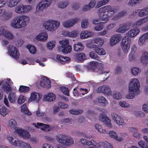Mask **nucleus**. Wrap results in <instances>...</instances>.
<instances>
[{
	"mask_svg": "<svg viewBox=\"0 0 148 148\" xmlns=\"http://www.w3.org/2000/svg\"><path fill=\"white\" fill-rule=\"evenodd\" d=\"M118 6L112 7L107 5L99 8L97 11V13L99 18L93 20L92 23L94 24L99 23V21L101 23H105L109 20L110 18L113 16L119 10Z\"/></svg>",
	"mask_w": 148,
	"mask_h": 148,
	"instance_id": "obj_1",
	"label": "nucleus"
},
{
	"mask_svg": "<svg viewBox=\"0 0 148 148\" xmlns=\"http://www.w3.org/2000/svg\"><path fill=\"white\" fill-rule=\"evenodd\" d=\"M30 21V17L27 15L19 16L12 21L10 25L14 28L20 29L25 27Z\"/></svg>",
	"mask_w": 148,
	"mask_h": 148,
	"instance_id": "obj_2",
	"label": "nucleus"
},
{
	"mask_svg": "<svg viewBox=\"0 0 148 148\" xmlns=\"http://www.w3.org/2000/svg\"><path fill=\"white\" fill-rule=\"evenodd\" d=\"M60 21L52 19L46 20L43 24V26L45 29L52 33L55 32L60 27Z\"/></svg>",
	"mask_w": 148,
	"mask_h": 148,
	"instance_id": "obj_3",
	"label": "nucleus"
},
{
	"mask_svg": "<svg viewBox=\"0 0 148 148\" xmlns=\"http://www.w3.org/2000/svg\"><path fill=\"white\" fill-rule=\"evenodd\" d=\"M56 138L58 142L64 145H70L74 143L72 138L65 134H58L56 136Z\"/></svg>",
	"mask_w": 148,
	"mask_h": 148,
	"instance_id": "obj_4",
	"label": "nucleus"
},
{
	"mask_svg": "<svg viewBox=\"0 0 148 148\" xmlns=\"http://www.w3.org/2000/svg\"><path fill=\"white\" fill-rule=\"evenodd\" d=\"M52 2V0H42L36 5L35 12L39 13L42 12L43 10L50 6Z\"/></svg>",
	"mask_w": 148,
	"mask_h": 148,
	"instance_id": "obj_5",
	"label": "nucleus"
},
{
	"mask_svg": "<svg viewBox=\"0 0 148 148\" xmlns=\"http://www.w3.org/2000/svg\"><path fill=\"white\" fill-rule=\"evenodd\" d=\"M140 85V83L137 79L134 78L131 79L129 84L128 91L139 93Z\"/></svg>",
	"mask_w": 148,
	"mask_h": 148,
	"instance_id": "obj_6",
	"label": "nucleus"
},
{
	"mask_svg": "<svg viewBox=\"0 0 148 148\" xmlns=\"http://www.w3.org/2000/svg\"><path fill=\"white\" fill-rule=\"evenodd\" d=\"M61 46L58 47V50L63 53H70L72 50L71 47L69 45V40L67 39L62 40L60 41Z\"/></svg>",
	"mask_w": 148,
	"mask_h": 148,
	"instance_id": "obj_7",
	"label": "nucleus"
},
{
	"mask_svg": "<svg viewBox=\"0 0 148 148\" xmlns=\"http://www.w3.org/2000/svg\"><path fill=\"white\" fill-rule=\"evenodd\" d=\"M103 39L100 37L95 38L92 39L90 42H88L86 44L87 47L90 48H94L97 47H101L104 43Z\"/></svg>",
	"mask_w": 148,
	"mask_h": 148,
	"instance_id": "obj_8",
	"label": "nucleus"
},
{
	"mask_svg": "<svg viewBox=\"0 0 148 148\" xmlns=\"http://www.w3.org/2000/svg\"><path fill=\"white\" fill-rule=\"evenodd\" d=\"M90 67L92 70H95L97 68L99 69L98 73L104 74L106 75L109 73V71H106L103 69L104 65L101 63H99L97 61H92L90 62Z\"/></svg>",
	"mask_w": 148,
	"mask_h": 148,
	"instance_id": "obj_9",
	"label": "nucleus"
},
{
	"mask_svg": "<svg viewBox=\"0 0 148 148\" xmlns=\"http://www.w3.org/2000/svg\"><path fill=\"white\" fill-rule=\"evenodd\" d=\"M131 41V39L126 36L123 38L121 43V46L122 50L124 53H127L128 52Z\"/></svg>",
	"mask_w": 148,
	"mask_h": 148,
	"instance_id": "obj_10",
	"label": "nucleus"
},
{
	"mask_svg": "<svg viewBox=\"0 0 148 148\" xmlns=\"http://www.w3.org/2000/svg\"><path fill=\"white\" fill-rule=\"evenodd\" d=\"M8 53L13 58L17 59L19 56V53L17 49L15 46L11 45L8 47Z\"/></svg>",
	"mask_w": 148,
	"mask_h": 148,
	"instance_id": "obj_11",
	"label": "nucleus"
},
{
	"mask_svg": "<svg viewBox=\"0 0 148 148\" xmlns=\"http://www.w3.org/2000/svg\"><path fill=\"white\" fill-rule=\"evenodd\" d=\"M0 36H3L8 40L12 39L13 37L12 34L8 30L5 25L0 26Z\"/></svg>",
	"mask_w": 148,
	"mask_h": 148,
	"instance_id": "obj_12",
	"label": "nucleus"
},
{
	"mask_svg": "<svg viewBox=\"0 0 148 148\" xmlns=\"http://www.w3.org/2000/svg\"><path fill=\"white\" fill-rule=\"evenodd\" d=\"M15 132L25 139H28L30 137V134L27 131L21 128H16Z\"/></svg>",
	"mask_w": 148,
	"mask_h": 148,
	"instance_id": "obj_13",
	"label": "nucleus"
},
{
	"mask_svg": "<svg viewBox=\"0 0 148 148\" xmlns=\"http://www.w3.org/2000/svg\"><path fill=\"white\" fill-rule=\"evenodd\" d=\"M7 139L12 145L15 147H21L23 142V141L17 138L14 139L10 135L7 136Z\"/></svg>",
	"mask_w": 148,
	"mask_h": 148,
	"instance_id": "obj_14",
	"label": "nucleus"
},
{
	"mask_svg": "<svg viewBox=\"0 0 148 148\" xmlns=\"http://www.w3.org/2000/svg\"><path fill=\"white\" fill-rule=\"evenodd\" d=\"M98 92L103 93L106 95H110L112 94V92L110 87L106 85H103L99 87L97 90Z\"/></svg>",
	"mask_w": 148,
	"mask_h": 148,
	"instance_id": "obj_15",
	"label": "nucleus"
},
{
	"mask_svg": "<svg viewBox=\"0 0 148 148\" xmlns=\"http://www.w3.org/2000/svg\"><path fill=\"white\" fill-rule=\"evenodd\" d=\"M79 20V18H75L63 21L62 23V24L64 27L69 28L72 27Z\"/></svg>",
	"mask_w": 148,
	"mask_h": 148,
	"instance_id": "obj_16",
	"label": "nucleus"
},
{
	"mask_svg": "<svg viewBox=\"0 0 148 148\" xmlns=\"http://www.w3.org/2000/svg\"><path fill=\"white\" fill-rule=\"evenodd\" d=\"M42 97L41 94L35 92H33L31 94L29 100L30 101L38 103L41 100Z\"/></svg>",
	"mask_w": 148,
	"mask_h": 148,
	"instance_id": "obj_17",
	"label": "nucleus"
},
{
	"mask_svg": "<svg viewBox=\"0 0 148 148\" xmlns=\"http://www.w3.org/2000/svg\"><path fill=\"white\" fill-rule=\"evenodd\" d=\"M122 38L120 34H115L111 36L110 39V45L113 46L119 42Z\"/></svg>",
	"mask_w": 148,
	"mask_h": 148,
	"instance_id": "obj_18",
	"label": "nucleus"
},
{
	"mask_svg": "<svg viewBox=\"0 0 148 148\" xmlns=\"http://www.w3.org/2000/svg\"><path fill=\"white\" fill-rule=\"evenodd\" d=\"M13 84V83L11 81L10 79L8 78L6 79L5 83L3 84L2 88L4 91L9 92L12 90V88L11 86Z\"/></svg>",
	"mask_w": 148,
	"mask_h": 148,
	"instance_id": "obj_19",
	"label": "nucleus"
},
{
	"mask_svg": "<svg viewBox=\"0 0 148 148\" xmlns=\"http://www.w3.org/2000/svg\"><path fill=\"white\" fill-rule=\"evenodd\" d=\"M55 95L53 93L49 92L44 95L43 99L44 101L47 102H52L56 99Z\"/></svg>",
	"mask_w": 148,
	"mask_h": 148,
	"instance_id": "obj_20",
	"label": "nucleus"
},
{
	"mask_svg": "<svg viewBox=\"0 0 148 148\" xmlns=\"http://www.w3.org/2000/svg\"><path fill=\"white\" fill-rule=\"evenodd\" d=\"M79 33V31L76 30H73L70 32H69L67 30H65L63 31L62 34L65 36L73 38L77 37Z\"/></svg>",
	"mask_w": 148,
	"mask_h": 148,
	"instance_id": "obj_21",
	"label": "nucleus"
},
{
	"mask_svg": "<svg viewBox=\"0 0 148 148\" xmlns=\"http://www.w3.org/2000/svg\"><path fill=\"white\" fill-rule=\"evenodd\" d=\"M140 32V30L138 28L131 29L127 33L128 37L134 38L138 35Z\"/></svg>",
	"mask_w": 148,
	"mask_h": 148,
	"instance_id": "obj_22",
	"label": "nucleus"
},
{
	"mask_svg": "<svg viewBox=\"0 0 148 148\" xmlns=\"http://www.w3.org/2000/svg\"><path fill=\"white\" fill-rule=\"evenodd\" d=\"M130 27L126 23L121 24L116 30V32L119 33H124L127 31Z\"/></svg>",
	"mask_w": 148,
	"mask_h": 148,
	"instance_id": "obj_23",
	"label": "nucleus"
},
{
	"mask_svg": "<svg viewBox=\"0 0 148 148\" xmlns=\"http://www.w3.org/2000/svg\"><path fill=\"white\" fill-rule=\"evenodd\" d=\"M40 85L43 87L47 88H49L51 86V83L49 79L47 77H42L40 82Z\"/></svg>",
	"mask_w": 148,
	"mask_h": 148,
	"instance_id": "obj_24",
	"label": "nucleus"
},
{
	"mask_svg": "<svg viewBox=\"0 0 148 148\" xmlns=\"http://www.w3.org/2000/svg\"><path fill=\"white\" fill-rule=\"evenodd\" d=\"M33 125L37 128H40L41 130L46 131H48L50 130L49 126L42 123H38L36 124L33 123Z\"/></svg>",
	"mask_w": 148,
	"mask_h": 148,
	"instance_id": "obj_25",
	"label": "nucleus"
},
{
	"mask_svg": "<svg viewBox=\"0 0 148 148\" xmlns=\"http://www.w3.org/2000/svg\"><path fill=\"white\" fill-rule=\"evenodd\" d=\"M93 33L90 31L84 30L82 31L80 34V37L82 39L87 38L93 35Z\"/></svg>",
	"mask_w": 148,
	"mask_h": 148,
	"instance_id": "obj_26",
	"label": "nucleus"
},
{
	"mask_svg": "<svg viewBox=\"0 0 148 148\" xmlns=\"http://www.w3.org/2000/svg\"><path fill=\"white\" fill-rule=\"evenodd\" d=\"M48 34L45 32H43L40 33L36 37V38L38 40L45 41L47 39Z\"/></svg>",
	"mask_w": 148,
	"mask_h": 148,
	"instance_id": "obj_27",
	"label": "nucleus"
},
{
	"mask_svg": "<svg viewBox=\"0 0 148 148\" xmlns=\"http://www.w3.org/2000/svg\"><path fill=\"white\" fill-rule=\"evenodd\" d=\"M148 21V15L143 18H140L134 23L135 27H138Z\"/></svg>",
	"mask_w": 148,
	"mask_h": 148,
	"instance_id": "obj_28",
	"label": "nucleus"
},
{
	"mask_svg": "<svg viewBox=\"0 0 148 148\" xmlns=\"http://www.w3.org/2000/svg\"><path fill=\"white\" fill-rule=\"evenodd\" d=\"M106 133H108L109 135L112 138H114L115 140L118 141H121L124 140V139L123 138L121 137H118L117 134L116 132L113 131H111L108 132L106 131Z\"/></svg>",
	"mask_w": 148,
	"mask_h": 148,
	"instance_id": "obj_29",
	"label": "nucleus"
},
{
	"mask_svg": "<svg viewBox=\"0 0 148 148\" xmlns=\"http://www.w3.org/2000/svg\"><path fill=\"white\" fill-rule=\"evenodd\" d=\"M73 49L75 51H81L84 49V46L81 42H78L73 45Z\"/></svg>",
	"mask_w": 148,
	"mask_h": 148,
	"instance_id": "obj_30",
	"label": "nucleus"
},
{
	"mask_svg": "<svg viewBox=\"0 0 148 148\" xmlns=\"http://www.w3.org/2000/svg\"><path fill=\"white\" fill-rule=\"evenodd\" d=\"M142 63L144 65H147L148 63V53L145 51H143L142 55L140 58Z\"/></svg>",
	"mask_w": 148,
	"mask_h": 148,
	"instance_id": "obj_31",
	"label": "nucleus"
},
{
	"mask_svg": "<svg viewBox=\"0 0 148 148\" xmlns=\"http://www.w3.org/2000/svg\"><path fill=\"white\" fill-rule=\"evenodd\" d=\"M21 0H9L7 3V6L10 8L15 7Z\"/></svg>",
	"mask_w": 148,
	"mask_h": 148,
	"instance_id": "obj_32",
	"label": "nucleus"
},
{
	"mask_svg": "<svg viewBox=\"0 0 148 148\" xmlns=\"http://www.w3.org/2000/svg\"><path fill=\"white\" fill-rule=\"evenodd\" d=\"M8 97L10 103H14L17 98L16 94L14 92H11L9 94Z\"/></svg>",
	"mask_w": 148,
	"mask_h": 148,
	"instance_id": "obj_33",
	"label": "nucleus"
},
{
	"mask_svg": "<svg viewBox=\"0 0 148 148\" xmlns=\"http://www.w3.org/2000/svg\"><path fill=\"white\" fill-rule=\"evenodd\" d=\"M96 146L99 147H103L104 148H113L112 145L106 141L100 142L99 145H95Z\"/></svg>",
	"mask_w": 148,
	"mask_h": 148,
	"instance_id": "obj_34",
	"label": "nucleus"
},
{
	"mask_svg": "<svg viewBox=\"0 0 148 148\" xmlns=\"http://www.w3.org/2000/svg\"><path fill=\"white\" fill-rule=\"evenodd\" d=\"M139 16L143 17L148 15V7L139 9Z\"/></svg>",
	"mask_w": 148,
	"mask_h": 148,
	"instance_id": "obj_35",
	"label": "nucleus"
},
{
	"mask_svg": "<svg viewBox=\"0 0 148 148\" xmlns=\"http://www.w3.org/2000/svg\"><path fill=\"white\" fill-rule=\"evenodd\" d=\"M143 0H130L128 3L127 5L131 7H133L142 2Z\"/></svg>",
	"mask_w": 148,
	"mask_h": 148,
	"instance_id": "obj_36",
	"label": "nucleus"
},
{
	"mask_svg": "<svg viewBox=\"0 0 148 148\" xmlns=\"http://www.w3.org/2000/svg\"><path fill=\"white\" fill-rule=\"evenodd\" d=\"M23 4H19L14 8V11L16 13L19 14H23Z\"/></svg>",
	"mask_w": 148,
	"mask_h": 148,
	"instance_id": "obj_37",
	"label": "nucleus"
},
{
	"mask_svg": "<svg viewBox=\"0 0 148 148\" xmlns=\"http://www.w3.org/2000/svg\"><path fill=\"white\" fill-rule=\"evenodd\" d=\"M10 110L2 105H0V113L3 116H5L10 112Z\"/></svg>",
	"mask_w": 148,
	"mask_h": 148,
	"instance_id": "obj_38",
	"label": "nucleus"
},
{
	"mask_svg": "<svg viewBox=\"0 0 148 148\" xmlns=\"http://www.w3.org/2000/svg\"><path fill=\"white\" fill-rule=\"evenodd\" d=\"M69 4L68 1H61L58 2L57 3V5L59 8L64 9L69 5Z\"/></svg>",
	"mask_w": 148,
	"mask_h": 148,
	"instance_id": "obj_39",
	"label": "nucleus"
},
{
	"mask_svg": "<svg viewBox=\"0 0 148 148\" xmlns=\"http://www.w3.org/2000/svg\"><path fill=\"white\" fill-rule=\"evenodd\" d=\"M75 57L78 62H81L84 60L85 58V56L84 53H76L75 55Z\"/></svg>",
	"mask_w": 148,
	"mask_h": 148,
	"instance_id": "obj_40",
	"label": "nucleus"
},
{
	"mask_svg": "<svg viewBox=\"0 0 148 148\" xmlns=\"http://www.w3.org/2000/svg\"><path fill=\"white\" fill-rule=\"evenodd\" d=\"M21 111L22 112L28 115H31L32 114V113L30 112L28 110L26 104H24L21 106Z\"/></svg>",
	"mask_w": 148,
	"mask_h": 148,
	"instance_id": "obj_41",
	"label": "nucleus"
},
{
	"mask_svg": "<svg viewBox=\"0 0 148 148\" xmlns=\"http://www.w3.org/2000/svg\"><path fill=\"white\" fill-rule=\"evenodd\" d=\"M13 16V13L12 12L10 11L5 12V14L3 16V19L4 20H8L12 18Z\"/></svg>",
	"mask_w": 148,
	"mask_h": 148,
	"instance_id": "obj_42",
	"label": "nucleus"
},
{
	"mask_svg": "<svg viewBox=\"0 0 148 148\" xmlns=\"http://www.w3.org/2000/svg\"><path fill=\"white\" fill-rule=\"evenodd\" d=\"M94 127L97 131L101 133L104 134L107 133L106 131L103 130L102 125L98 123H96L95 124Z\"/></svg>",
	"mask_w": 148,
	"mask_h": 148,
	"instance_id": "obj_43",
	"label": "nucleus"
},
{
	"mask_svg": "<svg viewBox=\"0 0 148 148\" xmlns=\"http://www.w3.org/2000/svg\"><path fill=\"white\" fill-rule=\"evenodd\" d=\"M17 124L15 120L13 119H11L9 121L8 126L11 129L14 128L15 131L16 128H18L16 126Z\"/></svg>",
	"mask_w": 148,
	"mask_h": 148,
	"instance_id": "obj_44",
	"label": "nucleus"
},
{
	"mask_svg": "<svg viewBox=\"0 0 148 148\" xmlns=\"http://www.w3.org/2000/svg\"><path fill=\"white\" fill-rule=\"evenodd\" d=\"M130 130L133 132V136L137 138H140V134L138 132V130L134 127H131L130 128Z\"/></svg>",
	"mask_w": 148,
	"mask_h": 148,
	"instance_id": "obj_45",
	"label": "nucleus"
},
{
	"mask_svg": "<svg viewBox=\"0 0 148 148\" xmlns=\"http://www.w3.org/2000/svg\"><path fill=\"white\" fill-rule=\"evenodd\" d=\"M23 14H27L32 11L33 8L31 5H24L23 4Z\"/></svg>",
	"mask_w": 148,
	"mask_h": 148,
	"instance_id": "obj_46",
	"label": "nucleus"
},
{
	"mask_svg": "<svg viewBox=\"0 0 148 148\" xmlns=\"http://www.w3.org/2000/svg\"><path fill=\"white\" fill-rule=\"evenodd\" d=\"M98 102L102 104L104 106H106L108 103V102L106 98L103 96L99 97L97 98Z\"/></svg>",
	"mask_w": 148,
	"mask_h": 148,
	"instance_id": "obj_47",
	"label": "nucleus"
},
{
	"mask_svg": "<svg viewBox=\"0 0 148 148\" xmlns=\"http://www.w3.org/2000/svg\"><path fill=\"white\" fill-rule=\"evenodd\" d=\"M95 52L100 55H104L106 53V51L103 49L95 47L94 48Z\"/></svg>",
	"mask_w": 148,
	"mask_h": 148,
	"instance_id": "obj_48",
	"label": "nucleus"
},
{
	"mask_svg": "<svg viewBox=\"0 0 148 148\" xmlns=\"http://www.w3.org/2000/svg\"><path fill=\"white\" fill-rule=\"evenodd\" d=\"M112 96L114 99H119L122 98V95L121 93L119 92L116 91L113 92Z\"/></svg>",
	"mask_w": 148,
	"mask_h": 148,
	"instance_id": "obj_49",
	"label": "nucleus"
},
{
	"mask_svg": "<svg viewBox=\"0 0 148 148\" xmlns=\"http://www.w3.org/2000/svg\"><path fill=\"white\" fill-rule=\"evenodd\" d=\"M26 97L22 95H20L18 97L17 103L20 105H21L26 100Z\"/></svg>",
	"mask_w": 148,
	"mask_h": 148,
	"instance_id": "obj_50",
	"label": "nucleus"
},
{
	"mask_svg": "<svg viewBox=\"0 0 148 148\" xmlns=\"http://www.w3.org/2000/svg\"><path fill=\"white\" fill-rule=\"evenodd\" d=\"M129 93L125 95V97L127 99H133L135 97L136 95H138V93L135 92H133L129 91Z\"/></svg>",
	"mask_w": 148,
	"mask_h": 148,
	"instance_id": "obj_51",
	"label": "nucleus"
},
{
	"mask_svg": "<svg viewBox=\"0 0 148 148\" xmlns=\"http://www.w3.org/2000/svg\"><path fill=\"white\" fill-rule=\"evenodd\" d=\"M57 59L59 61L62 62H66L70 60V58L68 57H64L62 56L58 55Z\"/></svg>",
	"mask_w": 148,
	"mask_h": 148,
	"instance_id": "obj_52",
	"label": "nucleus"
},
{
	"mask_svg": "<svg viewBox=\"0 0 148 148\" xmlns=\"http://www.w3.org/2000/svg\"><path fill=\"white\" fill-rule=\"evenodd\" d=\"M26 47L31 53L34 54L36 53V49L34 46L32 45H27Z\"/></svg>",
	"mask_w": 148,
	"mask_h": 148,
	"instance_id": "obj_53",
	"label": "nucleus"
},
{
	"mask_svg": "<svg viewBox=\"0 0 148 148\" xmlns=\"http://www.w3.org/2000/svg\"><path fill=\"white\" fill-rule=\"evenodd\" d=\"M56 44V42L55 41H50L47 43V48L49 50H52L55 47Z\"/></svg>",
	"mask_w": 148,
	"mask_h": 148,
	"instance_id": "obj_54",
	"label": "nucleus"
},
{
	"mask_svg": "<svg viewBox=\"0 0 148 148\" xmlns=\"http://www.w3.org/2000/svg\"><path fill=\"white\" fill-rule=\"evenodd\" d=\"M110 0H102L98 2L96 6V8H98L102 6L106 5L107 3Z\"/></svg>",
	"mask_w": 148,
	"mask_h": 148,
	"instance_id": "obj_55",
	"label": "nucleus"
},
{
	"mask_svg": "<svg viewBox=\"0 0 148 148\" xmlns=\"http://www.w3.org/2000/svg\"><path fill=\"white\" fill-rule=\"evenodd\" d=\"M99 142L98 141L95 142L92 139L90 140H87L86 145L88 146L93 145L95 147H99L95 146V145H99Z\"/></svg>",
	"mask_w": 148,
	"mask_h": 148,
	"instance_id": "obj_56",
	"label": "nucleus"
},
{
	"mask_svg": "<svg viewBox=\"0 0 148 148\" xmlns=\"http://www.w3.org/2000/svg\"><path fill=\"white\" fill-rule=\"evenodd\" d=\"M29 89V87L22 85L20 86L19 91L21 92L25 93L28 92Z\"/></svg>",
	"mask_w": 148,
	"mask_h": 148,
	"instance_id": "obj_57",
	"label": "nucleus"
},
{
	"mask_svg": "<svg viewBox=\"0 0 148 148\" xmlns=\"http://www.w3.org/2000/svg\"><path fill=\"white\" fill-rule=\"evenodd\" d=\"M131 73L133 75H136L140 71V69L138 67H134L131 68Z\"/></svg>",
	"mask_w": 148,
	"mask_h": 148,
	"instance_id": "obj_58",
	"label": "nucleus"
},
{
	"mask_svg": "<svg viewBox=\"0 0 148 148\" xmlns=\"http://www.w3.org/2000/svg\"><path fill=\"white\" fill-rule=\"evenodd\" d=\"M89 25V23L88 20L86 19H84L82 20L81 26L83 28H87Z\"/></svg>",
	"mask_w": 148,
	"mask_h": 148,
	"instance_id": "obj_59",
	"label": "nucleus"
},
{
	"mask_svg": "<svg viewBox=\"0 0 148 148\" xmlns=\"http://www.w3.org/2000/svg\"><path fill=\"white\" fill-rule=\"evenodd\" d=\"M69 112L72 114L78 115L82 113L83 111L81 110H76L74 109H72L69 110Z\"/></svg>",
	"mask_w": 148,
	"mask_h": 148,
	"instance_id": "obj_60",
	"label": "nucleus"
},
{
	"mask_svg": "<svg viewBox=\"0 0 148 148\" xmlns=\"http://www.w3.org/2000/svg\"><path fill=\"white\" fill-rule=\"evenodd\" d=\"M89 56L91 58L96 60H100L98 56L94 51L90 52L89 53Z\"/></svg>",
	"mask_w": 148,
	"mask_h": 148,
	"instance_id": "obj_61",
	"label": "nucleus"
},
{
	"mask_svg": "<svg viewBox=\"0 0 148 148\" xmlns=\"http://www.w3.org/2000/svg\"><path fill=\"white\" fill-rule=\"evenodd\" d=\"M119 105L122 107L127 108L130 106V105L126 102L124 101H121L119 102Z\"/></svg>",
	"mask_w": 148,
	"mask_h": 148,
	"instance_id": "obj_62",
	"label": "nucleus"
},
{
	"mask_svg": "<svg viewBox=\"0 0 148 148\" xmlns=\"http://www.w3.org/2000/svg\"><path fill=\"white\" fill-rule=\"evenodd\" d=\"M145 42H146V41L142 36H141L139 38L138 40V44L140 46H142L144 45Z\"/></svg>",
	"mask_w": 148,
	"mask_h": 148,
	"instance_id": "obj_63",
	"label": "nucleus"
},
{
	"mask_svg": "<svg viewBox=\"0 0 148 148\" xmlns=\"http://www.w3.org/2000/svg\"><path fill=\"white\" fill-rule=\"evenodd\" d=\"M120 116L118 115L115 113H113L112 114V117L114 121L116 123L117 121L118 122V119L120 118Z\"/></svg>",
	"mask_w": 148,
	"mask_h": 148,
	"instance_id": "obj_64",
	"label": "nucleus"
}]
</instances>
